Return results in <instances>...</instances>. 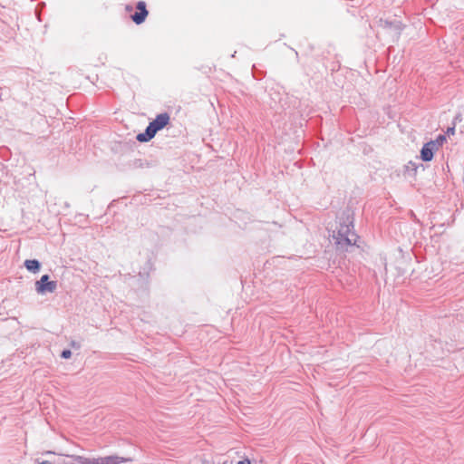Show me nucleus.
Returning a JSON list of instances; mask_svg holds the SVG:
<instances>
[{
    "label": "nucleus",
    "instance_id": "nucleus-3",
    "mask_svg": "<svg viewBox=\"0 0 464 464\" xmlns=\"http://www.w3.org/2000/svg\"><path fill=\"white\" fill-rule=\"evenodd\" d=\"M169 121V115L168 113H160L157 115L154 121L150 122L144 133H140L137 135V140L140 142H146L151 140L157 131L163 129L166 125H168Z\"/></svg>",
    "mask_w": 464,
    "mask_h": 464
},
{
    "label": "nucleus",
    "instance_id": "nucleus-12",
    "mask_svg": "<svg viewBox=\"0 0 464 464\" xmlns=\"http://www.w3.org/2000/svg\"><path fill=\"white\" fill-rule=\"evenodd\" d=\"M39 464H53V463L50 461H47V460H44V461L40 462Z\"/></svg>",
    "mask_w": 464,
    "mask_h": 464
},
{
    "label": "nucleus",
    "instance_id": "nucleus-7",
    "mask_svg": "<svg viewBox=\"0 0 464 464\" xmlns=\"http://www.w3.org/2000/svg\"><path fill=\"white\" fill-rule=\"evenodd\" d=\"M24 266L33 273H37L40 270V263L36 259L25 260Z\"/></svg>",
    "mask_w": 464,
    "mask_h": 464
},
{
    "label": "nucleus",
    "instance_id": "nucleus-9",
    "mask_svg": "<svg viewBox=\"0 0 464 464\" xmlns=\"http://www.w3.org/2000/svg\"><path fill=\"white\" fill-rule=\"evenodd\" d=\"M61 356L64 359H69L72 356V352L70 350L63 351Z\"/></svg>",
    "mask_w": 464,
    "mask_h": 464
},
{
    "label": "nucleus",
    "instance_id": "nucleus-13",
    "mask_svg": "<svg viewBox=\"0 0 464 464\" xmlns=\"http://www.w3.org/2000/svg\"><path fill=\"white\" fill-rule=\"evenodd\" d=\"M46 454H54L53 451H47Z\"/></svg>",
    "mask_w": 464,
    "mask_h": 464
},
{
    "label": "nucleus",
    "instance_id": "nucleus-4",
    "mask_svg": "<svg viewBox=\"0 0 464 464\" xmlns=\"http://www.w3.org/2000/svg\"><path fill=\"white\" fill-rule=\"evenodd\" d=\"M49 276L44 275L40 280L35 282V291L39 295H45L47 293H53L57 288L56 281H49Z\"/></svg>",
    "mask_w": 464,
    "mask_h": 464
},
{
    "label": "nucleus",
    "instance_id": "nucleus-5",
    "mask_svg": "<svg viewBox=\"0 0 464 464\" xmlns=\"http://www.w3.org/2000/svg\"><path fill=\"white\" fill-rule=\"evenodd\" d=\"M137 9H138V12H136L134 14L131 15V19L136 24H140L145 21V19L148 15V11L146 9L145 2H143V1L138 2Z\"/></svg>",
    "mask_w": 464,
    "mask_h": 464
},
{
    "label": "nucleus",
    "instance_id": "nucleus-8",
    "mask_svg": "<svg viewBox=\"0 0 464 464\" xmlns=\"http://www.w3.org/2000/svg\"><path fill=\"white\" fill-rule=\"evenodd\" d=\"M446 138L444 135H440L435 140H431L430 142H436L435 149L438 150L439 147H440L443 144Z\"/></svg>",
    "mask_w": 464,
    "mask_h": 464
},
{
    "label": "nucleus",
    "instance_id": "nucleus-2",
    "mask_svg": "<svg viewBox=\"0 0 464 464\" xmlns=\"http://www.w3.org/2000/svg\"><path fill=\"white\" fill-rule=\"evenodd\" d=\"M332 237L338 248L344 249L356 243L357 236L353 230V224L349 218L340 219L332 232Z\"/></svg>",
    "mask_w": 464,
    "mask_h": 464
},
{
    "label": "nucleus",
    "instance_id": "nucleus-11",
    "mask_svg": "<svg viewBox=\"0 0 464 464\" xmlns=\"http://www.w3.org/2000/svg\"><path fill=\"white\" fill-rule=\"evenodd\" d=\"M454 132H455L454 127L448 128V130H447L448 134H454Z\"/></svg>",
    "mask_w": 464,
    "mask_h": 464
},
{
    "label": "nucleus",
    "instance_id": "nucleus-1",
    "mask_svg": "<svg viewBox=\"0 0 464 464\" xmlns=\"http://www.w3.org/2000/svg\"><path fill=\"white\" fill-rule=\"evenodd\" d=\"M130 459L111 455L97 458H85L78 455H63L60 454L55 464H121L129 462Z\"/></svg>",
    "mask_w": 464,
    "mask_h": 464
},
{
    "label": "nucleus",
    "instance_id": "nucleus-6",
    "mask_svg": "<svg viewBox=\"0 0 464 464\" xmlns=\"http://www.w3.org/2000/svg\"><path fill=\"white\" fill-rule=\"evenodd\" d=\"M436 147V142H428L426 144H424V146L422 147L421 150H420V157H421V160H424V161H430L432 160L433 158V151Z\"/></svg>",
    "mask_w": 464,
    "mask_h": 464
},
{
    "label": "nucleus",
    "instance_id": "nucleus-10",
    "mask_svg": "<svg viewBox=\"0 0 464 464\" xmlns=\"http://www.w3.org/2000/svg\"><path fill=\"white\" fill-rule=\"evenodd\" d=\"M237 464H251L248 459L238 461Z\"/></svg>",
    "mask_w": 464,
    "mask_h": 464
}]
</instances>
